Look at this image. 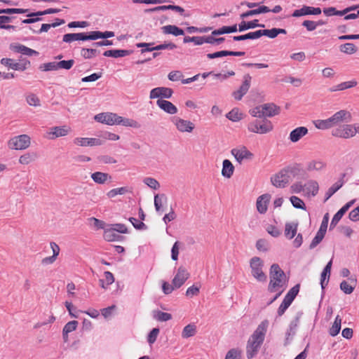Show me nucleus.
Wrapping results in <instances>:
<instances>
[{
    "label": "nucleus",
    "instance_id": "1",
    "mask_svg": "<svg viewBox=\"0 0 359 359\" xmlns=\"http://www.w3.org/2000/svg\"><path fill=\"white\" fill-rule=\"evenodd\" d=\"M268 326V320H263L249 338L246 345V356L248 359H252L257 355L264 341Z\"/></svg>",
    "mask_w": 359,
    "mask_h": 359
},
{
    "label": "nucleus",
    "instance_id": "2",
    "mask_svg": "<svg viewBox=\"0 0 359 359\" xmlns=\"http://www.w3.org/2000/svg\"><path fill=\"white\" fill-rule=\"evenodd\" d=\"M351 120V113L346 110H340L330 118L325 120H316L313 123L318 129L326 130L337 126L342 123H349Z\"/></svg>",
    "mask_w": 359,
    "mask_h": 359
},
{
    "label": "nucleus",
    "instance_id": "3",
    "mask_svg": "<svg viewBox=\"0 0 359 359\" xmlns=\"http://www.w3.org/2000/svg\"><path fill=\"white\" fill-rule=\"evenodd\" d=\"M269 278V290L271 292L276 291L278 288L283 287L285 285V274L278 264H273L271 266Z\"/></svg>",
    "mask_w": 359,
    "mask_h": 359
},
{
    "label": "nucleus",
    "instance_id": "4",
    "mask_svg": "<svg viewBox=\"0 0 359 359\" xmlns=\"http://www.w3.org/2000/svg\"><path fill=\"white\" fill-rule=\"evenodd\" d=\"M264 262L259 257H253L250 260V267L252 276L259 282L265 283L266 274L263 271Z\"/></svg>",
    "mask_w": 359,
    "mask_h": 359
},
{
    "label": "nucleus",
    "instance_id": "5",
    "mask_svg": "<svg viewBox=\"0 0 359 359\" xmlns=\"http://www.w3.org/2000/svg\"><path fill=\"white\" fill-rule=\"evenodd\" d=\"M294 168L287 167L271 177V182L273 186L278 188L286 187L290 182L289 173L294 172Z\"/></svg>",
    "mask_w": 359,
    "mask_h": 359
},
{
    "label": "nucleus",
    "instance_id": "6",
    "mask_svg": "<svg viewBox=\"0 0 359 359\" xmlns=\"http://www.w3.org/2000/svg\"><path fill=\"white\" fill-rule=\"evenodd\" d=\"M248 129L255 133L266 134L273 130V125L270 121L266 118L257 119L248 123Z\"/></svg>",
    "mask_w": 359,
    "mask_h": 359
},
{
    "label": "nucleus",
    "instance_id": "7",
    "mask_svg": "<svg viewBox=\"0 0 359 359\" xmlns=\"http://www.w3.org/2000/svg\"><path fill=\"white\" fill-rule=\"evenodd\" d=\"M300 285L299 284H297L294 287H292L287 294L284 297V299L281 304L280 305L278 309V315L279 316H281L283 315L285 311L287 310V309L290 306L296 296L297 295L299 291Z\"/></svg>",
    "mask_w": 359,
    "mask_h": 359
},
{
    "label": "nucleus",
    "instance_id": "8",
    "mask_svg": "<svg viewBox=\"0 0 359 359\" xmlns=\"http://www.w3.org/2000/svg\"><path fill=\"white\" fill-rule=\"evenodd\" d=\"M30 144V137L27 135H20L11 139L8 142L9 147L12 149H25Z\"/></svg>",
    "mask_w": 359,
    "mask_h": 359
},
{
    "label": "nucleus",
    "instance_id": "9",
    "mask_svg": "<svg viewBox=\"0 0 359 359\" xmlns=\"http://www.w3.org/2000/svg\"><path fill=\"white\" fill-rule=\"evenodd\" d=\"M94 118L97 122L113 126L118 125L119 116L114 113L106 112L95 115Z\"/></svg>",
    "mask_w": 359,
    "mask_h": 359
},
{
    "label": "nucleus",
    "instance_id": "10",
    "mask_svg": "<svg viewBox=\"0 0 359 359\" xmlns=\"http://www.w3.org/2000/svg\"><path fill=\"white\" fill-rule=\"evenodd\" d=\"M252 76L247 74L243 76V81L240 88L232 93V95L236 100H241L242 97L248 93L250 84H251Z\"/></svg>",
    "mask_w": 359,
    "mask_h": 359
},
{
    "label": "nucleus",
    "instance_id": "11",
    "mask_svg": "<svg viewBox=\"0 0 359 359\" xmlns=\"http://www.w3.org/2000/svg\"><path fill=\"white\" fill-rule=\"evenodd\" d=\"M236 160L241 164L243 160H251L254 155L245 146L240 148H234L231 151Z\"/></svg>",
    "mask_w": 359,
    "mask_h": 359
},
{
    "label": "nucleus",
    "instance_id": "12",
    "mask_svg": "<svg viewBox=\"0 0 359 359\" xmlns=\"http://www.w3.org/2000/svg\"><path fill=\"white\" fill-rule=\"evenodd\" d=\"M190 274L187 270L182 266L177 269V273L172 279V283L175 288L181 287L186 280L189 278Z\"/></svg>",
    "mask_w": 359,
    "mask_h": 359
},
{
    "label": "nucleus",
    "instance_id": "13",
    "mask_svg": "<svg viewBox=\"0 0 359 359\" xmlns=\"http://www.w3.org/2000/svg\"><path fill=\"white\" fill-rule=\"evenodd\" d=\"M322 13L320 8L311 7L308 6H303L300 9L294 10L292 14V17L299 18L304 15H318Z\"/></svg>",
    "mask_w": 359,
    "mask_h": 359
},
{
    "label": "nucleus",
    "instance_id": "14",
    "mask_svg": "<svg viewBox=\"0 0 359 359\" xmlns=\"http://www.w3.org/2000/svg\"><path fill=\"white\" fill-rule=\"evenodd\" d=\"M173 90L167 87H157L153 88L150 91L149 98L150 99H156V98H170L172 95Z\"/></svg>",
    "mask_w": 359,
    "mask_h": 359
},
{
    "label": "nucleus",
    "instance_id": "15",
    "mask_svg": "<svg viewBox=\"0 0 359 359\" xmlns=\"http://www.w3.org/2000/svg\"><path fill=\"white\" fill-rule=\"evenodd\" d=\"M355 200H352L345 204L333 217L330 225V230L333 229L339 220L341 219V217L344 216V215L348 210V209L352 206V205L355 203Z\"/></svg>",
    "mask_w": 359,
    "mask_h": 359
},
{
    "label": "nucleus",
    "instance_id": "16",
    "mask_svg": "<svg viewBox=\"0 0 359 359\" xmlns=\"http://www.w3.org/2000/svg\"><path fill=\"white\" fill-rule=\"evenodd\" d=\"M173 121L177 130L180 132L191 133L194 128V124L189 121H187L179 117H174Z\"/></svg>",
    "mask_w": 359,
    "mask_h": 359
},
{
    "label": "nucleus",
    "instance_id": "17",
    "mask_svg": "<svg viewBox=\"0 0 359 359\" xmlns=\"http://www.w3.org/2000/svg\"><path fill=\"white\" fill-rule=\"evenodd\" d=\"M1 64L14 70L24 71L27 69V65H29V61H26L23 64L18 62H14L13 59L10 58H2L1 60Z\"/></svg>",
    "mask_w": 359,
    "mask_h": 359
},
{
    "label": "nucleus",
    "instance_id": "18",
    "mask_svg": "<svg viewBox=\"0 0 359 359\" xmlns=\"http://www.w3.org/2000/svg\"><path fill=\"white\" fill-rule=\"evenodd\" d=\"M270 199L271 195L269 194H265L258 197L256 205L259 213L264 214L266 212Z\"/></svg>",
    "mask_w": 359,
    "mask_h": 359
},
{
    "label": "nucleus",
    "instance_id": "19",
    "mask_svg": "<svg viewBox=\"0 0 359 359\" xmlns=\"http://www.w3.org/2000/svg\"><path fill=\"white\" fill-rule=\"evenodd\" d=\"M156 104L160 109L168 114H175L177 112V108L170 101L158 99Z\"/></svg>",
    "mask_w": 359,
    "mask_h": 359
},
{
    "label": "nucleus",
    "instance_id": "20",
    "mask_svg": "<svg viewBox=\"0 0 359 359\" xmlns=\"http://www.w3.org/2000/svg\"><path fill=\"white\" fill-rule=\"evenodd\" d=\"M348 280L350 283L346 280H343L340 283V289L346 294H350L353 292L357 283V280L353 276H351Z\"/></svg>",
    "mask_w": 359,
    "mask_h": 359
},
{
    "label": "nucleus",
    "instance_id": "21",
    "mask_svg": "<svg viewBox=\"0 0 359 359\" xmlns=\"http://www.w3.org/2000/svg\"><path fill=\"white\" fill-rule=\"evenodd\" d=\"M308 129L306 127L300 126L291 131L290 140L292 142H298L302 137L308 133Z\"/></svg>",
    "mask_w": 359,
    "mask_h": 359
},
{
    "label": "nucleus",
    "instance_id": "22",
    "mask_svg": "<svg viewBox=\"0 0 359 359\" xmlns=\"http://www.w3.org/2000/svg\"><path fill=\"white\" fill-rule=\"evenodd\" d=\"M262 114L264 117L268 116L271 117L276 114H278L280 112V107L276 106L273 103H267L263 104V111Z\"/></svg>",
    "mask_w": 359,
    "mask_h": 359
},
{
    "label": "nucleus",
    "instance_id": "23",
    "mask_svg": "<svg viewBox=\"0 0 359 359\" xmlns=\"http://www.w3.org/2000/svg\"><path fill=\"white\" fill-rule=\"evenodd\" d=\"M161 30L164 34H172L175 36L184 34V32L182 29L172 25L163 26L161 27Z\"/></svg>",
    "mask_w": 359,
    "mask_h": 359
},
{
    "label": "nucleus",
    "instance_id": "24",
    "mask_svg": "<svg viewBox=\"0 0 359 359\" xmlns=\"http://www.w3.org/2000/svg\"><path fill=\"white\" fill-rule=\"evenodd\" d=\"M346 176L345 173L341 175V178L334 183L331 187L328 189L325 194V198L324 202H326L335 192H337L344 184L343 178Z\"/></svg>",
    "mask_w": 359,
    "mask_h": 359
},
{
    "label": "nucleus",
    "instance_id": "25",
    "mask_svg": "<svg viewBox=\"0 0 359 359\" xmlns=\"http://www.w3.org/2000/svg\"><path fill=\"white\" fill-rule=\"evenodd\" d=\"M11 48L17 53H20L23 55L32 56L33 55H38L39 53L33 49H31L24 45L11 46Z\"/></svg>",
    "mask_w": 359,
    "mask_h": 359
},
{
    "label": "nucleus",
    "instance_id": "26",
    "mask_svg": "<svg viewBox=\"0 0 359 359\" xmlns=\"http://www.w3.org/2000/svg\"><path fill=\"white\" fill-rule=\"evenodd\" d=\"M92 180L97 184H103L108 180L111 181V176L108 173L102 172H95L91 174Z\"/></svg>",
    "mask_w": 359,
    "mask_h": 359
},
{
    "label": "nucleus",
    "instance_id": "27",
    "mask_svg": "<svg viewBox=\"0 0 359 359\" xmlns=\"http://www.w3.org/2000/svg\"><path fill=\"white\" fill-rule=\"evenodd\" d=\"M133 53L131 50H108L103 55L106 57H113L115 58L125 57Z\"/></svg>",
    "mask_w": 359,
    "mask_h": 359
},
{
    "label": "nucleus",
    "instance_id": "28",
    "mask_svg": "<svg viewBox=\"0 0 359 359\" xmlns=\"http://www.w3.org/2000/svg\"><path fill=\"white\" fill-rule=\"evenodd\" d=\"M298 223L287 222L285 224V236L288 239H292L297 234Z\"/></svg>",
    "mask_w": 359,
    "mask_h": 359
},
{
    "label": "nucleus",
    "instance_id": "29",
    "mask_svg": "<svg viewBox=\"0 0 359 359\" xmlns=\"http://www.w3.org/2000/svg\"><path fill=\"white\" fill-rule=\"evenodd\" d=\"M234 166L232 163L228 159L224 160L222 163V175L224 177L230 178L232 176Z\"/></svg>",
    "mask_w": 359,
    "mask_h": 359
},
{
    "label": "nucleus",
    "instance_id": "30",
    "mask_svg": "<svg viewBox=\"0 0 359 359\" xmlns=\"http://www.w3.org/2000/svg\"><path fill=\"white\" fill-rule=\"evenodd\" d=\"M257 27H264V25L259 24L258 20H253L249 22H245L243 20L238 25V30L239 32H243L245 30L253 29Z\"/></svg>",
    "mask_w": 359,
    "mask_h": 359
},
{
    "label": "nucleus",
    "instance_id": "31",
    "mask_svg": "<svg viewBox=\"0 0 359 359\" xmlns=\"http://www.w3.org/2000/svg\"><path fill=\"white\" fill-rule=\"evenodd\" d=\"M270 11L271 10L269 9V7H267L266 6H259L257 9L250 10V11H248L247 12H245V13H242L241 15V18L244 19V18H246L248 17L255 15H258V14H260V13H268V12H270Z\"/></svg>",
    "mask_w": 359,
    "mask_h": 359
},
{
    "label": "nucleus",
    "instance_id": "32",
    "mask_svg": "<svg viewBox=\"0 0 359 359\" xmlns=\"http://www.w3.org/2000/svg\"><path fill=\"white\" fill-rule=\"evenodd\" d=\"M51 130L52 132H50V134L53 135V138H56L67 135L69 133L70 128L66 126L61 127L55 126L51 128Z\"/></svg>",
    "mask_w": 359,
    "mask_h": 359
},
{
    "label": "nucleus",
    "instance_id": "33",
    "mask_svg": "<svg viewBox=\"0 0 359 359\" xmlns=\"http://www.w3.org/2000/svg\"><path fill=\"white\" fill-rule=\"evenodd\" d=\"M168 201V198L165 194H161L154 196V206L157 212L163 210V205Z\"/></svg>",
    "mask_w": 359,
    "mask_h": 359
},
{
    "label": "nucleus",
    "instance_id": "34",
    "mask_svg": "<svg viewBox=\"0 0 359 359\" xmlns=\"http://www.w3.org/2000/svg\"><path fill=\"white\" fill-rule=\"evenodd\" d=\"M325 167V163L322 161L319 160H313L308 163L306 166V170L309 172L311 171H319L323 170Z\"/></svg>",
    "mask_w": 359,
    "mask_h": 359
},
{
    "label": "nucleus",
    "instance_id": "35",
    "mask_svg": "<svg viewBox=\"0 0 359 359\" xmlns=\"http://www.w3.org/2000/svg\"><path fill=\"white\" fill-rule=\"evenodd\" d=\"M237 30V25H234L233 26H223L219 29L212 31V34L219 36L224 34L236 32Z\"/></svg>",
    "mask_w": 359,
    "mask_h": 359
},
{
    "label": "nucleus",
    "instance_id": "36",
    "mask_svg": "<svg viewBox=\"0 0 359 359\" xmlns=\"http://www.w3.org/2000/svg\"><path fill=\"white\" fill-rule=\"evenodd\" d=\"M62 41L69 43L74 41H83V33L80 32L66 34L63 36Z\"/></svg>",
    "mask_w": 359,
    "mask_h": 359
},
{
    "label": "nucleus",
    "instance_id": "37",
    "mask_svg": "<svg viewBox=\"0 0 359 359\" xmlns=\"http://www.w3.org/2000/svg\"><path fill=\"white\" fill-rule=\"evenodd\" d=\"M118 125L128 126L134 128H140V124L135 120L132 118H123L119 116Z\"/></svg>",
    "mask_w": 359,
    "mask_h": 359
},
{
    "label": "nucleus",
    "instance_id": "38",
    "mask_svg": "<svg viewBox=\"0 0 359 359\" xmlns=\"http://www.w3.org/2000/svg\"><path fill=\"white\" fill-rule=\"evenodd\" d=\"M357 85V82L354 80L342 82L330 89L331 92L337 91V90H344L348 88H351L355 87Z\"/></svg>",
    "mask_w": 359,
    "mask_h": 359
},
{
    "label": "nucleus",
    "instance_id": "39",
    "mask_svg": "<svg viewBox=\"0 0 359 359\" xmlns=\"http://www.w3.org/2000/svg\"><path fill=\"white\" fill-rule=\"evenodd\" d=\"M304 188L308 194L311 193L313 196H315L318 192L319 186L316 181L309 180L304 184Z\"/></svg>",
    "mask_w": 359,
    "mask_h": 359
},
{
    "label": "nucleus",
    "instance_id": "40",
    "mask_svg": "<svg viewBox=\"0 0 359 359\" xmlns=\"http://www.w3.org/2000/svg\"><path fill=\"white\" fill-rule=\"evenodd\" d=\"M341 318L339 316H337L332 326L330 328L329 334L332 336H337L341 330Z\"/></svg>",
    "mask_w": 359,
    "mask_h": 359
},
{
    "label": "nucleus",
    "instance_id": "41",
    "mask_svg": "<svg viewBox=\"0 0 359 359\" xmlns=\"http://www.w3.org/2000/svg\"><path fill=\"white\" fill-rule=\"evenodd\" d=\"M38 156L36 153H26L22 155L19 158V162L23 165H27L37 158Z\"/></svg>",
    "mask_w": 359,
    "mask_h": 359
},
{
    "label": "nucleus",
    "instance_id": "42",
    "mask_svg": "<svg viewBox=\"0 0 359 359\" xmlns=\"http://www.w3.org/2000/svg\"><path fill=\"white\" fill-rule=\"evenodd\" d=\"M339 50L344 53L352 55L357 52L358 48L353 43H346L339 46Z\"/></svg>",
    "mask_w": 359,
    "mask_h": 359
},
{
    "label": "nucleus",
    "instance_id": "43",
    "mask_svg": "<svg viewBox=\"0 0 359 359\" xmlns=\"http://www.w3.org/2000/svg\"><path fill=\"white\" fill-rule=\"evenodd\" d=\"M103 236L104 240L107 241H118L121 238H122L121 236L116 233V232L111 228L104 229Z\"/></svg>",
    "mask_w": 359,
    "mask_h": 359
},
{
    "label": "nucleus",
    "instance_id": "44",
    "mask_svg": "<svg viewBox=\"0 0 359 359\" xmlns=\"http://www.w3.org/2000/svg\"><path fill=\"white\" fill-rule=\"evenodd\" d=\"M153 317L158 321L165 322L172 319V315L169 313L161 311H154Z\"/></svg>",
    "mask_w": 359,
    "mask_h": 359
},
{
    "label": "nucleus",
    "instance_id": "45",
    "mask_svg": "<svg viewBox=\"0 0 359 359\" xmlns=\"http://www.w3.org/2000/svg\"><path fill=\"white\" fill-rule=\"evenodd\" d=\"M196 332V327L194 324H189L185 326L182 332V337L184 339L191 337L195 335Z\"/></svg>",
    "mask_w": 359,
    "mask_h": 359
},
{
    "label": "nucleus",
    "instance_id": "46",
    "mask_svg": "<svg viewBox=\"0 0 359 359\" xmlns=\"http://www.w3.org/2000/svg\"><path fill=\"white\" fill-rule=\"evenodd\" d=\"M259 31H255L254 32H249L248 34L240 35V36H235L233 37V41H244L247 39H259Z\"/></svg>",
    "mask_w": 359,
    "mask_h": 359
},
{
    "label": "nucleus",
    "instance_id": "47",
    "mask_svg": "<svg viewBox=\"0 0 359 359\" xmlns=\"http://www.w3.org/2000/svg\"><path fill=\"white\" fill-rule=\"evenodd\" d=\"M99 51L95 48H83L81 50V55L85 59H90L95 56Z\"/></svg>",
    "mask_w": 359,
    "mask_h": 359
},
{
    "label": "nucleus",
    "instance_id": "48",
    "mask_svg": "<svg viewBox=\"0 0 359 359\" xmlns=\"http://www.w3.org/2000/svg\"><path fill=\"white\" fill-rule=\"evenodd\" d=\"M83 41L88 40H96L98 39H101V32L100 31H91L89 32H83Z\"/></svg>",
    "mask_w": 359,
    "mask_h": 359
},
{
    "label": "nucleus",
    "instance_id": "49",
    "mask_svg": "<svg viewBox=\"0 0 359 359\" xmlns=\"http://www.w3.org/2000/svg\"><path fill=\"white\" fill-rule=\"evenodd\" d=\"M143 182L152 189L157 190L160 188L159 182L153 177H145Z\"/></svg>",
    "mask_w": 359,
    "mask_h": 359
},
{
    "label": "nucleus",
    "instance_id": "50",
    "mask_svg": "<svg viewBox=\"0 0 359 359\" xmlns=\"http://www.w3.org/2000/svg\"><path fill=\"white\" fill-rule=\"evenodd\" d=\"M28 11V9L23 8H3L0 9V14H21L25 13Z\"/></svg>",
    "mask_w": 359,
    "mask_h": 359
},
{
    "label": "nucleus",
    "instance_id": "51",
    "mask_svg": "<svg viewBox=\"0 0 359 359\" xmlns=\"http://www.w3.org/2000/svg\"><path fill=\"white\" fill-rule=\"evenodd\" d=\"M292 205L297 209L306 210L304 201L297 196H292L290 198Z\"/></svg>",
    "mask_w": 359,
    "mask_h": 359
},
{
    "label": "nucleus",
    "instance_id": "52",
    "mask_svg": "<svg viewBox=\"0 0 359 359\" xmlns=\"http://www.w3.org/2000/svg\"><path fill=\"white\" fill-rule=\"evenodd\" d=\"M325 235V233L318 231L316 236L313 238L309 245V248L311 250L315 248L323 241Z\"/></svg>",
    "mask_w": 359,
    "mask_h": 359
},
{
    "label": "nucleus",
    "instance_id": "53",
    "mask_svg": "<svg viewBox=\"0 0 359 359\" xmlns=\"http://www.w3.org/2000/svg\"><path fill=\"white\" fill-rule=\"evenodd\" d=\"M258 31L259 38L262 36H266L271 39H274L278 36L276 32V28H272L271 29H259Z\"/></svg>",
    "mask_w": 359,
    "mask_h": 359
},
{
    "label": "nucleus",
    "instance_id": "54",
    "mask_svg": "<svg viewBox=\"0 0 359 359\" xmlns=\"http://www.w3.org/2000/svg\"><path fill=\"white\" fill-rule=\"evenodd\" d=\"M323 12L327 17L332 15L343 16L342 11H337L334 7L325 8L323 10Z\"/></svg>",
    "mask_w": 359,
    "mask_h": 359
},
{
    "label": "nucleus",
    "instance_id": "55",
    "mask_svg": "<svg viewBox=\"0 0 359 359\" xmlns=\"http://www.w3.org/2000/svg\"><path fill=\"white\" fill-rule=\"evenodd\" d=\"M78 324L79 323L76 320L68 322L63 328V332L65 334L74 331L76 329Z\"/></svg>",
    "mask_w": 359,
    "mask_h": 359
},
{
    "label": "nucleus",
    "instance_id": "56",
    "mask_svg": "<svg viewBox=\"0 0 359 359\" xmlns=\"http://www.w3.org/2000/svg\"><path fill=\"white\" fill-rule=\"evenodd\" d=\"M39 69L42 71L57 70V62H50L48 63H44L39 67Z\"/></svg>",
    "mask_w": 359,
    "mask_h": 359
},
{
    "label": "nucleus",
    "instance_id": "57",
    "mask_svg": "<svg viewBox=\"0 0 359 359\" xmlns=\"http://www.w3.org/2000/svg\"><path fill=\"white\" fill-rule=\"evenodd\" d=\"M344 134L345 135V139L353 137L355 134V128H353L351 125H344L342 126Z\"/></svg>",
    "mask_w": 359,
    "mask_h": 359
},
{
    "label": "nucleus",
    "instance_id": "58",
    "mask_svg": "<svg viewBox=\"0 0 359 359\" xmlns=\"http://www.w3.org/2000/svg\"><path fill=\"white\" fill-rule=\"evenodd\" d=\"M74 60H62V61L57 62L58 69H65L67 70L70 69L72 67V66L74 65Z\"/></svg>",
    "mask_w": 359,
    "mask_h": 359
},
{
    "label": "nucleus",
    "instance_id": "59",
    "mask_svg": "<svg viewBox=\"0 0 359 359\" xmlns=\"http://www.w3.org/2000/svg\"><path fill=\"white\" fill-rule=\"evenodd\" d=\"M241 353V351L232 348L227 352L225 359H240Z\"/></svg>",
    "mask_w": 359,
    "mask_h": 359
},
{
    "label": "nucleus",
    "instance_id": "60",
    "mask_svg": "<svg viewBox=\"0 0 359 359\" xmlns=\"http://www.w3.org/2000/svg\"><path fill=\"white\" fill-rule=\"evenodd\" d=\"M26 100L27 102L31 106L37 107L40 105V100L34 94H30L27 95Z\"/></svg>",
    "mask_w": 359,
    "mask_h": 359
},
{
    "label": "nucleus",
    "instance_id": "61",
    "mask_svg": "<svg viewBox=\"0 0 359 359\" xmlns=\"http://www.w3.org/2000/svg\"><path fill=\"white\" fill-rule=\"evenodd\" d=\"M159 332L160 330L158 328H153L151 330L147 337V341L149 344H152L156 341V338L159 334Z\"/></svg>",
    "mask_w": 359,
    "mask_h": 359
},
{
    "label": "nucleus",
    "instance_id": "62",
    "mask_svg": "<svg viewBox=\"0 0 359 359\" xmlns=\"http://www.w3.org/2000/svg\"><path fill=\"white\" fill-rule=\"evenodd\" d=\"M129 221L132 223L133 226L138 230L146 229L147 226L142 222H139L137 219L134 217H130Z\"/></svg>",
    "mask_w": 359,
    "mask_h": 359
},
{
    "label": "nucleus",
    "instance_id": "63",
    "mask_svg": "<svg viewBox=\"0 0 359 359\" xmlns=\"http://www.w3.org/2000/svg\"><path fill=\"white\" fill-rule=\"evenodd\" d=\"M168 77L172 81H179L182 79L183 74L180 71H172L169 73Z\"/></svg>",
    "mask_w": 359,
    "mask_h": 359
},
{
    "label": "nucleus",
    "instance_id": "64",
    "mask_svg": "<svg viewBox=\"0 0 359 359\" xmlns=\"http://www.w3.org/2000/svg\"><path fill=\"white\" fill-rule=\"evenodd\" d=\"M348 217L351 221H359V205L349 212Z\"/></svg>",
    "mask_w": 359,
    "mask_h": 359
}]
</instances>
